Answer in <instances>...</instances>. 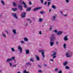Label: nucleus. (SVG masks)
<instances>
[{"mask_svg":"<svg viewBox=\"0 0 73 73\" xmlns=\"http://www.w3.org/2000/svg\"><path fill=\"white\" fill-rule=\"evenodd\" d=\"M12 61V59H11V58H8V59H7V60H6V61L7 62H9V61Z\"/></svg>","mask_w":73,"mask_h":73,"instance_id":"6ab92c4d","label":"nucleus"},{"mask_svg":"<svg viewBox=\"0 0 73 73\" xmlns=\"http://www.w3.org/2000/svg\"><path fill=\"white\" fill-rule=\"evenodd\" d=\"M39 34L40 35H42V32L41 31H40L39 32Z\"/></svg>","mask_w":73,"mask_h":73,"instance_id":"58836bf2","label":"nucleus"},{"mask_svg":"<svg viewBox=\"0 0 73 73\" xmlns=\"http://www.w3.org/2000/svg\"><path fill=\"white\" fill-rule=\"evenodd\" d=\"M52 8H53V9H56V6H55L54 5H53L52 6Z\"/></svg>","mask_w":73,"mask_h":73,"instance_id":"cd10ccee","label":"nucleus"},{"mask_svg":"<svg viewBox=\"0 0 73 73\" xmlns=\"http://www.w3.org/2000/svg\"><path fill=\"white\" fill-rule=\"evenodd\" d=\"M60 14H62L63 13L62 11H60Z\"/></svg>","mask_w":73,"mask_h":73,"instance_id":"a18cd8bd","label":"nucleus"},{"mask_svg":"<svg viewBox=\"0 0 73 73\" xmlns=\"http://www.w3.org/2000/svg\"><path fill=\"white\" fill-rule=\"evenodd\" d=\"M30 61H32V62H33L34 61V60H33V59L32 58H31L30 59Z\"/></svg>","mask_w":73,"mask_h":73,"instance_id":"c85d7f7f","label":"nucleus"},{"mask_svg":"<svg viewBox=\"0 0 73 73\" xmlns=\"http://www.w3.org/2000/svg\"><path fill=\"white\" fill-rule=\"evenodd\" d=\"M67 63L68 62H67V61H66L64 63V65H66Z\"/></svg>","mask_w":73,"mask_h":73,"instance_id":"e433bc0d","label":"nucleus"},{"mask_svg":"<svg viewBox=\"0 0 73 73\" xmlns=\"http://www.w3.org/2000/svg\"><path fill=\"white\" fill-rule=\"evenodd\" d=\"M35 57L37 61H39V60H40V58H39V57L38 55H36Z\"/></svg>","mask_w":73,"mask_h":73,"instance_id":"f8f14e48","label":"nucleus"},{"mask_svg":"<svg viewBox=\"0 0 73 73\" xmlns=\"http://www.w3.org/2000/svg\"><path fill=\"white\" fill-rule=\"evenodd\" d=\"M29 4L30 5H31V1H29Z\"/></svg>","mask_w":73,"mask_h":73,"instance_id":"09e8293b","label":"nucleus"},{"mask_svg":"<svg viewBox=\"0 0 73 73\" xmlns=\"http://www.w3.org/2000/svg\"><path fill=\"white\" fill-rule=\"evenodd\" d=\"M23 73H29V72H27L26 70H25L23 71Z\"/></svg>","mask_w":73,"mask_h":73,"instance_id":"7c9ffc66","label":"nucleus"},{"mask_svg":"<svg viewBox=\"0 0 73 73\" xmlns=\"http://www.w3.org/2000/svg\"><path fill=\"white\" fill-rule=\"evenodd\" d=\"M40 1H41V3H43V1L42 0H40Z\"/></svg>","mask_w":73,"mask_h":73,"instance_id":"49530a36","label":"nucleus"},{"mask_svg":"<svg viewBox=\"0 0 73 73\" xmlns=\"http://www.w3.org/2000/svg\"><path fill=\"white\" fill-rule=\"evenodd\" d=\"M17 73H20V72H17Z\"/></svg>","mask_w":73,"mask_h":73,"instance_id":"052dcab7","label":"nucleus"},{"mask_svg":"<svg viewBox=\"0 0 73 73\" xmlns=\"http://www.w3.org/2000/svg\"><path fill=\"white\" fill-rule=\"evenodd\" d=\"M54 32H55V33H57V31L56 30H54Z\"/></svg>","mask_w":73,"mask_h":73,"instance_id":"ea45409f","label":"nucleus"},{"mask_svg":"<svg viewBox=\"0 0 73 73\" xmlns=\"http://www.w3.org/2000/svg\"><path fill=\"white\" fill-rule=\"evenodd\" d=\"M44 5H46V2H45L44 3Z\"/></svg>","mask_w":73,"mask_h":73,"instance_id":"603ef678","label":"nucleus"},{"mask_svg":"<svg viewBox=\"0 0 73 73\" xmlns=\"http://www.w3.org/2000/svg\"><path fill=\"white\" fill-rule=\"evenodd\" d=\"M32 23V21H31L30 22V23Z\"/></svg>","mask_w":73,"mask_h":73,"instance_id":"0e129e2a","label":"nucleus"},{"mask_svg":"<svg viewBox=\"0 0 73 73\" xmlns=\"http://www.w3.org/2000/svg\"><path fill=\"white\" fill-rule=\"evenodd\" d=\"M66 3H68L69 2V0H66Z\"/></svg>","mask_w":73,"mask_h":73,"instance_id":"3c124183","label":"nucleus"},{"mask_svg":"<svg viewBox=\"0 0 73 73\" xmlns=\"http://www.w3.org/2000/svg\"><path fill=\"white\" fill-rule=\"evenodd\" d=\"M40 13H41V14H43V13H44V12H43V11H41L40 12Z\"/></svg>","mask_w":73,"mask_h":73,"instance_id":"de8ad7c7","label":"nucleus"},{"mask_svg":"<svg viewBox=\"0 0 73 73\" xmlns=\"http://www.w3.org/2000/svg\"><path fill=\"white\" fill-rule=\"evenodd\" d=\"M65 56L66 57H70L72 56V53L70 51H69L66 52Z\"/></svg>","mask_w":73,"mask_h":73,"instance_id":"f257e3e1","label":"nucleus"},{"mask_svg":"<svg viewBox=\"0 0 73 73\" xmlns=\"http://www.w3.org/2000/svg\"><path fill=\"white\" fill-rule=\"evenodd\" d=\"M22 4L23 5L24 7L25 8H27V5L26 4V3L24 2V1H23L22 2Z\"/></svg>","mask_w":73,"mask_h":73,"instance_id":"6e6552de","label":"nucleus"},{"mask_svg":"<svg viewBox=\"0 0 73 73\" xmlns=\"http://www.w3.org/2000/svg\"><path fill=\"white\" fill-rule=\"evenodd\" d=\"M62 73V71L61 70H60L59 71H58V73Z\"/></svg>","mask_w":73,"mask_h":73,"instance_id":"37998d69","label":"nucleus"},{"mask_svg":"<svg viewBox=\"0 0 73 73\" xmlns=\"http://www.w3.org/2000/svg\"><path fill=\"white\" fill-rule=\"evenodd\" d=\"M30 53L29 50L27 49L26 50V54H29Z\"/></svg>","mask_w":73,"mask_h":73,"instance_id":"1a4fd4ad","label":"nucleus"},{"mask_svg":"<svg viewBox=\"0 0 73 73\" xmlns=\"http://www.w3.org/2000/svg\"><path fill=\"white\" fill-rule=\"evenodd\" d=\"M66 44H64L63 45V47L64 49H66Z\"/></svg>","mask_w":73,"mask_h":73,"instance_id":"aec40b11","label":"nucleus"},{"mask_svg":"<svg viewBox=\"0 0 73 73\" xmlns=\"http://www.w3.org/2000/svg\"><path fill=\"white\" fill-rule=\"evenodd\" d=\"M18 8H19V9L21 10H23V9L22 8H23V6H21L20 5H19Z\"/></svg>","mask_w":73,"mask_h":73,"instance_id":"dca6fc26","label":"nucleus"},{"mask_svg":"<svg viewBox=\"0 0 73 73\" xmlns=\"http://www.w3.org/2000/svg\"><path fill=\"white\" fill-rule=\"evenodd\" d=\"M47 0V1H51V0Z\"/></svg>","mask_w":73,"mask_h":73,"instance_id":"e2e57ef3","label":"nucleus"},{"mask_svg":"<svg viewBox=\"0 0 73 73\" xmlns=\"http://www.w3.org/2000/svg\"><path fill=\"white\" fill-rule=\"evenodd\" d=\"M50 46H53L54 44V42H50Z\"/></svg>","mask_w":73,"mask_h":73,"instance_id":"5701e85b","label":"nucleus"},{"mask_svg":"<svg viewBox=\"0 0 73 73\" xmlns=\"http://www.w3.org/2000/svg\"><path fill=\"white\" fill-rule=\"evenodd\" d=\"M28 25V24H27V23H26L25 24V25Z\"/></svg>","mask_w":73,"mask_h":73,"instance_id":"bf43d9fd","label":"nucleus"},{"mask_svg":"<svg viewBox=\"0 0 73 73\" xmlns=\"http://www.w3.org/2000/svg\"><path fill=\"white\" fill-rule=\"evenodd\" d=\"M10 58L11 59V61L13 59V60L14 62H16V60H15V57L13 56V57H12L11 58Z\"/></svg>","mask_w":73,"mask_h":73,"instance_id":"4468645a","label":"nucleus"},{"mask_svg":"<svg viewBox=\"0 0 73 73\" xmlns=\"http://www.w3.org/2000/svg\"><path fill=\"white\" fill-rule=\"evenodd\" d=\"M65 68L67 69H69V67L68 66H66L65 67Z\"/></svg>","mask_w":73,"mask_h":73,"instance_id":"72a5a7b5","label":"nucleus"},{"mask_svg":"<svg viewBox=\"0 0 73 73\" xmlns=\"http://www.w3.org/2000/svg\"><path fill=\"white\" fill-rule=\"evenodd\" d=\"M55 72H57L58 70V68H56L54 70Z\"/></svg>","mask_w":73,"mask_h":73,"instance_id":"f704fd0d","label":"nucleus"},{"mask_svg":"<svg viewBox=\"0 0 73 73\" xmlns=\"http://www.w3.org/2000/svg\"><path fill=\"white\" fill-rule=\"evenodd\" d=\"M12 9L13 11H16L17 10V8H12Z\"/></svg>","mask_w":73,"mask_h":73,"instance_id":"2eb2a0df","label":"nucleus"},{"mask_svg":"<svg viewBox=\"0 0 73 73\" xmlns=\"http://www.w3.org/2000/svg\"><path fill=\"white\" fill-rule=\"evenodd\" d=\"M2 72V70L1 69H0V73H1Z\"/></svg>","mask_w":73,"mask_h":73,"instance_id":"5fc2aeb1","label":"nucleus"},{"mask_svg":"<svg viewBox=\"0 0 73 73\" xmlns=\"http://www.w3.org/2000/svg\"><path fill=\"white\" fill-rule=\"evenodd\" d=\"M2 36H3L4 37H6V35H5L4 34V33H3L2 34Z\"/></svg>","mask_w":73,"mask_h":73,"instance_id":"c9c22d12","label":"nucleus"},{"mask_svg":"<svg viewBox=\"0 0 73 73\" xmlns=\"http://www.w3.org/2000/svg\"><path fill=\"white\" fill-rule=\"evenodd\" d=\"M40 8H41L40 7H37V8H35L34 9L33 11H37V10H38V9H40Z\"/></svg>","mask_w":73,"mask_h":73,"instance_id":"ddd939ff","label":"nucleus"},{"mask_svg":"<svg viewBox=\"0 0 73 73\" xmlns=\"http://www.w3.org/2000/svg\"><path fill=\"white\" fill-rule=\"evenodd\" d=\"M9 65L11 67L12 66L13 64L12 63L10 62L9 63Z\"/></svg>","mask_w":73,"mask_h":73,"instance_id":"bb28decb","label":"nucleus"},{"mask_svg":"<svg viewBox=\"0 0 73 73\" xmlns=\"http://www.w3.org/2000/svg\"><path fill=\"white\" fill-rule=\"evenodd\" d=\"M50 61H53V60L52 59H50Z\"/></svg>","mask_w":73,"mask_h":73,"instance_id":"864d4df0","label":"nucleus"},{"mask_svg":"<svg viewBox=\"0 0 73 73\" xmlns=\"http://www.w3.org/2000/svg\"><path fill=\"white\" fill-rule=\"evenodd\" d=\"M51 11H52V9H50L49 10V12H50Z\"/></svg>","mask_w":73,"mask_h":73,"instance_id":"6e6d98bb","label":"nucleus"},{"mask_svg":"<svg viewBox=\"0 0 73 73\" xmlns=\"http://www.w3.org/2000/svg\"><path fill=\"white\" fill-rule=\"evenodd\" d=\"M38 72L39 73H42V70H38Z\"/></svg>","mask_w":73,"mask_h":73,"instance_id":"4c0bfd02","label":"nucleus"},{"mask_svg":"<svg viewBox=\"0 0 73 73\" xmlns=\"http://www.w3.org/2000/svg\"><path fill=\"white\" fill-rule=\"evenodd\" d=\"M13 4L14 6H15V7L17 6V4H16V3H14V2L13 3Z\"/></svg>","mask_w":73,"mask_h":73,"instance_id":"a878e982","label":"nucleus"},{"mask_svg":"<svg viewBox=\"0 0 73 73\" xmlns=\"http://www.w3.org/2000/svg\"><path fill=\"white\" fill-rule=\"evenodd\" d=\"M20 42L21 44H24V41L23 40H21Z\"/></svg>","mask_w":73,"mask_h":73,"instance_id":"2f4dec72","label":"nucleus"},{"mask_svg":"<svg viewBox=\"0 0 73 73\" xmlns=\"http://www.w3.org/2000/svg\"><path fill=\"white\" fill-rule=\"evenodd\" d=\"M1 4H2L3 5H5V3H4V1L3 0H1Z\"/></svg>","mask_w":73,"mask_h":73,"instance_id":"4be33fe9","label":"nucleus"},{"mask_svg":"<svg viewBox=\"0 0 73 73\" xmlns=\"http://www.w3.org/2000/svg\"><path fill=\"white\" fill-rule=\"evenodd\" d=\"M62 15L63 16H65V17H66V16H67V15L63 14Z\"/></svg>","mask_w":73,"mask_h":73,"instance_id":"c03bdc74","label":"nucleus"},{"mask_svg":"<svg viewBox=\"0 0 73 73\" xmlns=\"http://www.w3.org/2000/svg\"><path fill=\"white\" fill-rule=\"evenodd\" d=\"M54 34L52 35L50 37V40L51 41H53L54 40Z\"/></svg>","mask_w":73,"mask_h":73,"instance_id":"7ed1b4c3","label":"nucleus"},{"mask_svg":"<svg viewBox=\"0 0 73 73\" xmlns=\"http://www.w3.org/2000/svg\"><path fill=\"white\" fill-rule=\"evenodd\" d=\"M26 15V13L23 12L22 13L21 15V16L22 17H25V15Z\"/></svg>","mask_w":73,"mask_h":73,"instance_id":"0eeeda50","label":"nucleus"},{"mask_svg":"<svg viewBox=\"0 0 73 73\" xmlns=\"http://www.w3.org/2000/svg\"><path fill=\"white\" fill-rule=\"evenodd\" d=\"M12 15L13 17H14V18L16 19H17V17L16 16V13L13 14Z\"/></svg>","mask_w":73,"mask_h":73,"instance_id":"9b49d317","label":"nucleus"},{"mask_svg":"<svg viewBox=\"0 0 73 73\" xmlns=\"http://www.w3.org/2000/svg\"><path fill=\"white\" fill-rule=\"evenodd\" d=\"M24 41H26L27 42L28 41V38L26 37H25L24 38Z\"/></svg>","mask_w":73,"mask_h":73,"instance_id":"f3484780","label":"nucleus"},{"mask_svg":"<svg viewBox=\"0 0 73 73\" xmlns=\"http://www.w3.org/2000/svg\"><path fill=\"white\" fill-rule=\"evenodd\" d=\"M26 65H31V64L29 62H28L26 63Z\"/></svg>","mask_w":73,"mask_h":73,"instance_id":"393cba45","label":"nucleus"},{"mask_svg":"<svg viewBox=\"0 0 73 73\" xmlns=\"http://www.w3.org/2000/svg\"><path fill=\"white\" fill-rule=\"evenodd\" d=\"M18 49L19 50V52L20 53H22V48L21 47V46L19 45L18 46Z\"/></svg>","mask_w":73,"mask_h":73,"instance_id":"423d86ee","label":"nucleus"},{"mask_svg":"<svg viewBox=\"0 0 73 73\" xmlns=\"http://www.w3.org/2000/svg\"><path fill=\"white\" fill-rule=\"evenodd\" d=\"M62 32H63L62 31H58V32H57V34L58 35H61V34L62 33Z\"/></svg>","mask_w":73,"mask_h":73,"instance_id":"9d476101","label":"nucleus"},{"mask_svg":"<svg viewBox=\"0 0 73 73\" xmlns=\"http://www.w3.org/2000/svg\"><path fill=\"white\" fill-rule=\"evenodd\" d=\"M51 27V28H50V29H49V30L50 31H51L52 29V27H53V26H50Z\"/></svg>","mask_w":73,"mask_h":73,"instance_id":"a19ab883","label":"nucleus"},{"mask_svg":"<svg viewBox=\"0 0 73 73\" xmlns=\"http://www.w3.org/2000/svg\"><path fill=\"white\" fill-rule=\"evenodd\" d=\"M28 20H29V21H30V20H31V19H28Z\"/></svg>","mask_w":73,"mask_h":73,"instance_id":"680f3d73","label":"nucleus"},{"mask_svg":"<svg viewBox=\"0 0 73 73\" xmlns=\"http://www.w3.org/2000/svg\"><path fill=\"white\" fill-rule=\"evenodd\" d=\"M42 20H43V19H39V21L40 22H41Z\"/></svg>","mask_w":73,"mask_h":73,"instance_id":"473e14b6","label":"nucleus"},{"mask_svg":"<svg viewBox=\"0 0 73 73\" xmlns=\"http://www.w3.org/2000/svg\"><path fill=\"white\" fill-rule=\"evenodd\" d=\"M39 52H41L42 53V57L44 58L45 57V55L44 54V52L45 51L44 50H40L39 51Z\"/></svg>","mask_w":73,"mask_h":73,"instance_id":"20e7f679","label":"nucleus"},{"mask_svg":"<svg viewBox=\"0 0 73 73\" xmlns=\"http://www.w3.org/2000/svg\"><path fill=\"white\" fill-rule=\"evenodd\" d=\"M16 66H17L16 65H15L13 66L12 67H13V68H15V67H16Z\"/></svg>","mask_w":73,"mask_h":73,"instance_id":"79ce46f5","label":"nucleus"},{"mask_svg":"<svg viewBox=\"0 0 73 73\" xmlns=\"http://www.w3.org/2000/svg\"><path fill=\"white\" fill-rule=\"evenodd\" d=\"M11 50L12 51V52H13L15 51V49H14V48H13V47L11 48Z\"/></svg>","mask_w":73,"mask_h":73,"instance_id":"b1692460","label":"nucleus"},{"mask_svg":"<svg viewBox=\"0 0 73 73\" xmlns=\"http://www.w3.org/2000/svg\"><path fill=\"white\" fill-rule=\"evenodd\" d=\"M13 32L15 34H16V31L15 29H13Z\"/></svg>","mask_w":73,"mask_h":73,"instance_id":"412c9836","label":"nucleus"},{"mask_svg":"<svg viewBox=\"0 0 73 73\" xmlns=\"http://www.w3.org/2000/svg\"><path fill=\"white\" fill-rule=\"evenodd\" d=\"M50 4V2H49L48 3V6H49V4Z\"/></svg>","mask_w":73,"mask_h":73,"instance_id":"8fccbe9b","label":"nucleus"},{"mask_svg":"<svg viewBox=\"0 0 73 73\" xmlns=\"http://www.w3.org/2000/svg\"><path fill=\"white\" fill-rule=\"evenodd\" d=\"M6 33H7V34H8V31H6Z\"/></svg>","mask_w":73,"mask_h":73,"instance_id":"13d9d810","label":"nucleus"},{"mask_svg":"<svg viewBox=\"0 0 73 73\" xmlns=\"http://www.w3.org/2000/svg\"><path fill=\"white\" fill-rule=\"evenodd\" d=\"M57 17V15H54L51 18L52 21H56V18Z\"/></svg>","mask_w":73,"mask_h":73,"instance_id":"39448f33","label":"nucleus"},{"mask_svg":"<svg viewBox=\"0 0 73 73\" xmlns=\"http://www.w3.org/2000/svg\"><path fill=\"white\" fill-rule=\"evenodd\" d=\"M31 9V8H28L27 10V11H30Z\"/></svg>","mask_w":73,"mask_h":73,"instance_id":"c756f323","label":"nucleus"},{"mask_svg":"<svg viewBox=\"0 0 73 73\" xmlns=\"http://www.w3.org/2000/svg\"><path fill=\"white\" fill-rule=\"evenodd\" d=\"M68 37V36H65L64 38V40L65 41H66V40H68V38L67 37Z\"/></svg>","mask_w":73,"mask_h":73,"instance_id":"a211bd4d","label":"nucleus"},{"mask_svg":"<svg viewBox=\"0 0 73 73\" xmlns=\"http://www.w3.org/2000/svg\"><path fill=\"white\" fill-rule=\"evenodd\" d=\"M56 44H58V42H56Z\"/></svg>","mask_w":73,"mask_h":73,"instance_id":"4d7b16f0","label":"nucleus"},{"mask_svg":"<svg viewBox=\"0 0 73 73\" xmlns=\"http://www.w3.org/2000/svg\"><path fill=\"white\" fill-rule=\"evenodd\" d=\"M57 53V52L55 51H53L52 52V54L51 55V56H53L52 58L54 59V58H55L56 57V56Z\"/></svg>","mask_w":73,"mask_h":73,"instance_id":"f03ea898","label":"nucleus"},{"mask_svg":"<svg viewBox=\"0 0 73 73\" xmlns=\"http://www.w3.org/2000/svg\"><path fill=\"white\" fill-rule=\"evenodd\" d=\"M44 66H46V64L44 65Z\"/></svg>","mask_w":73,"mask_h":73,"instance_id":"69168bd1","label":"nucleus"}]
</instances>
